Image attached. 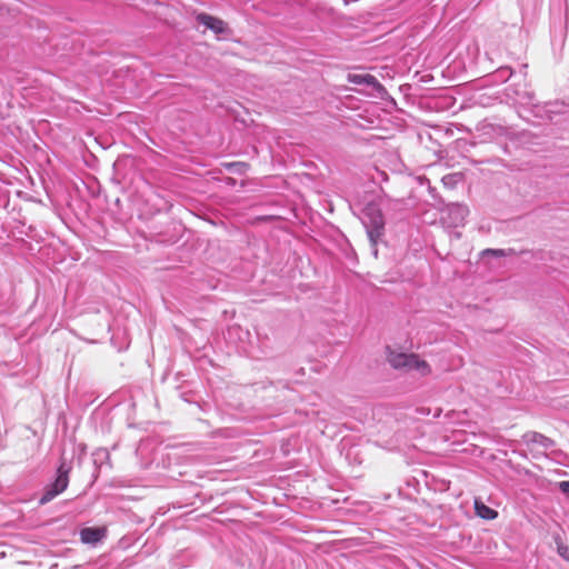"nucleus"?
Instances as JSON below:
<instances>
[{
	"label": "nucleus",
	"mask_w": 569,
	"mask_h": 569,
	"mask_svg": "<svg viewBox=\"0 0 569 569\" xmlns=\"http://www.w3.org/2000/svg\"><path fill=\"white\" fill-rule=\"evenodd\" d=\"M361 221L373 248V254L377 257V244L385 233V218L381 209L375 203H368L362 210Z\"/></svg>",
	"instance_id": "obj_1"
},
{
	"label": "nucleus",
	"mask_w": 569,
	"mask_h": 569,
	"mask_svg": "<svg viewBox=\"0 0 569 569\" xmlns=\"http://www.w3.org/2000/svg\"><path fill=\"white\" fill-rule=\"evenodd\" d=\"M388 362L395 369L416 371L422 377L431 373L429 363L415 353L390 351L388 353Z\"/></svg>",
	"instance_id": "obj_2"
},
{
	"label": "nucleus",
	"mask_w": 569,
	"mask_h": 569,
	"mask_svg": "<svg viewBox=\"0 0 569 569\" xmlns=\"http://www.w3.org/2000/svg\"><path fill=\"white\" fill-rule=\"evenodd\" d=\"M70 471L71 466L68 465L66 461H62L58 467L56 480L46 487L43 495L39 499L40 505L48 503L67 489L69 485Z\"/></svg>",
	"instance_id": "obj_3"
},
{
	"label": "nucleus",
	"mask_w": 569,
	"mask_h": 569,
	"mask_svg": "<svg viewBox=\"0 0 569 569\" xmlns=\"http://www.w3.org/2000/svg\"><path fill=\"white\" fill-rule=\"evenodd\" d=\"M468 213L469 209L467 206L452 203L442 211L441 220L447 227L457 228L465 224Z\"/></svg>",
	"instance_id": "obj_4"
},
{
	"label": "nucleus",
	"mask_w": 569,
	"mask_h": 569,
	"mask_svg": "<svg viewBox=\"0 0 569 569\" xmlns=\"http://www.w3.org/2000/svg\"><path fill=\"white\" fill-rule=\"evenodd\" d=\"M196 19H197L198 23L204 26L207 29H210L216 34H222L228 31L227 23L219 18L212 17L207 13H199L196 17Z\"/></svg>",
	"instance_id": "obj_5"
},
{
	"label": "nucleus",
	"mask_w": 569,
	"mask_h": 569,
	"mask_svg": "<svg viewBox=\"0 0 569 569\" xmlns=\"http://www.w3.org/2000/svg\"><path fill=\"white\" fill-rule=\"evenodd\" d=\"M107 535L106 528L87 527L80 530V540L86 545H97Z\"/></svg>",
	"instance_id": "obj_6"
},
{
	"label": "nucleus",
	"mask_w": 569,
	"mask_h": 569,
	"mask_svg": "<svg viewBox=\"0 0 569 569\" xmlns=\"http://www.w3.org/2000/svg\"><path fill=\"white\" fill-rule=\"evenodd\" d=\"M523 441L527 445L538 446L543 449H551L555 446V441L539 432L529 431L523 435Z\"/></svg>",
	"instance_id": "obj_7"
},
{
	"label": "nucleus",
	"mask_w": 569,
	"mask_h": 569,
	"mask_svg": "<svg viewBox=\"0 0 569 569\" xmlns=\"http://www.w3.org/2000/svg\"><path fill=\"white\" fill-rule=\"evenodd\" d=\"M347 79L350 83H353V84L369 86L372 88L380 87V83L378 82L376 77H373L371 74L349 73Z\"/></svg>",
	"instance_id": "obj_8"
},
{
	"label": "nucleus",
	"mask_w": 569,
	"mask_h": 569,
	"mask_svg": "<svg viewBox=\"0 0 569 569\" xmlns=\"http://www.w3.org/2000/svg\"><path fill=\"white\" fill-rule=\"evenodd\" d=\"M475 510L476 515L486 520H492L497 518L498 512L490 507L486 506L482 501L476 499L475 500Z\"/></svg>",
	"instance_id": "obj_9"
},
{
	"label": "nucleus",
	"mask_w": 569,
	"mask_h": 569,
	"mask_svg": "<svg viewBox=\"0 0 569 569\" xmlns=\"http://www.w3.org/2000/svg\"><path fill=\"white\" fill-rule=\"evenodd\" d=\"M558 552L562 558H565L566 560H569V548L568 547L563 546L562 543H559Z\"/></svg>",
	"instance_id": "obj_10"
},
{
	"label": "nucleus",
	"mask_w": 569,
	"mask_h": 569,
	"mask_svg": "<svg viewBox=\"0 0 569 569\" xmlns=\"http://www.w3.org/2000/svg\"><path fill=\"white\" fill-rule=\"evenodd\" d=\"M485 254H492L496 257H503L506 256L505 250L502 249H487L483 251Z\"/></svg>",
	"instance_id": "obj_11"
},
{
	"label": "nucleus",
	"mask_w": 569,
	"mask_h": 569,
	"mask_svg": "<svg viewBox=\"0 0 569 569\" xmlns=\"http://www.w3.org/2000/svg\"><path fill=\"white\" fill-rule=\"evenodd\" d=\"M559 488L565 495L569 496V481H561Z\"/></svg>",
	"instance_id": "obj_12"
},
{
	"label": "nucleus",
	"mask_w": 569,
	"mask_h": 569,
	"mask_svg": "<svg viewBox=\"0 0 569 569\" xmlns=\"http://www.w3.org/2000/svg\"><path fill=\"white\" fill-rule=\"evenodd\" d=\"M239 166H241V167H246L247 164H246V163H243V162H233V163L228 164V168L239 167Z\"/></svg>",
	"instance_id": "obj_13"
}]
</instances>
